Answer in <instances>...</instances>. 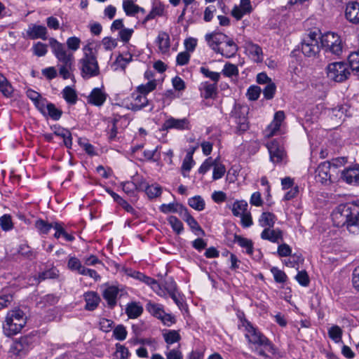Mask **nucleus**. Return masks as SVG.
Returning a JSON list of instances; mask_svg holds the SVG:
<instances>
[{"label": "nucleus", "mask_w": 359, "mask_h": 359, "mask_svg": "<svg viewBox=\"0 0 359 359\" xmlns=\"http://www.w3.org/2000/svg\"><path fill=\"white\" fill-rule=\"evenodd\" d=\"M332 219L336 226H346L353 234L359 233V207L355 205H340L332 212Z\"/></svg>", "instance_id": "obj_1"}, {"label": "nucleus", "mask_w": 359, "mask_h": 359, "mask_svg": "<svg viewBox=\"0 0 359 359\" xmlns=\"http://www.w3.org/2000/svg\"><path fill=\"white\" fill-rule=\"evenodd\" d=\"M48 42L53 53L57 60L60 76L64 79L71 78L74 62L73 53L69 52L65 45L55 38H50Z\"/></svg>", "instance_id": "obj_2"}, {"label": "nucleus", "mask_w": 359, "mask_h": 359, "mask_svg": "<svg viewBox=\"0 0 359 359\" xmlns=\"http://www.w3.org/2000/svg\"><path fill=\"white\" fill-rule=\"evenodd\" d=\"M27 323V317L23 311L19 309L7 312L3 322V332L6 337H12L19 333Z\"/></svg>", "instance_id": "obj_3"}, {"label": "nucleus", "mask_w": 359, "mask_h": 359, "mask_svg": "<svg viewBox=\"0 0 359 359\" xmlns=\"http://www.w3.org/2000/svg\"><path fill=\"white\" fill-rule=\"evenodd\" d=\"M83 55L79 61L81 74L84 79H89L100 74V68L97 57L93 53V47L88 44L83 48Z\"/></svg>", "instance_id": "obj_4"}, {"label": "nucleus", "mask_w": 359, "mask_h": 359, "mask_svg": "<svg viewBox=\"0 0 359 359\" xmlns=\"http://www.w3.org/2000/svg\"><path fill=\"white\" fill-rule=\"evenodd\" d=\"M239 328L245 332V337L250 344L264 346L269 351L273 353L274 348L269 340L262 334L258 330H257L252 325L247 321L242 320Z\"/></svg>", "instance_id": "obj_5"}, {"label": "nucleus", "mask_w": 359, "mask_h": 359, "mask_svg": "<svg viewBox=\"0 0 359 359\" xmlns=\"http://www.w3.org/2000/svg\"><path fill=\"white\" fill-rule=\"evenodd\" d=\"M320 39L321 47L325 49V52L331 53L337 56H339L342 53L341 40L337 34L327 32L320 37Z\"/></svg>", "instance_id": "obj_6"}, {"label": "nucleus", "mask_w": 359, "mask_h": 359, "mask_svg": "<svg viewBox=\"0 0 359 359\" xmlns=\"http://www.w3.org/2000/svg\"><path fill=\"white\" fill-rule=\"evenodd\" d=\"M350 74L351 72L348 65L342 62H332L327 67V76L336 82L345 81Z\"/></svg>", "instance_id": "obj_7"}, {"label": "nucleus", "mask_w": 359, "mask_h": 359, "mask_svg": "<svg viewBox=\"0 0 359 359\" xmlns=\"http://www.w3.org/2000/svg\"><path fill=\"white\" fill-rule=\"evenodd\" d=\"M320 34L310 32L302 43V52L306 57H313L319 53L321 45L319 43Z\"/></svg>", "instance_id": "obj_8"}, {"label": "nucleus", "mask_w": 359, "mask_h": 359, "mask_svg": "<svg viewBox=\"0 0 359 359\" xmlns=\"http://www.w3.org/2000/svg\"><path fill=\"white\" fill-rule=\"evenodd\" d=\"M270 161L273 163H281L286 161L287 154L284 147L277 140H272L266 144Z\"/></svg>", "instance_id": "obj_9"}, {"label": "nucleus", "mask_w": 359, "mask_h": 359, "mask_svg": "<svg viewBox=\"0 0 359 359\" xmlns=\"http://www.w3.org/2000/svg\"><path fill=\"white\" fill-rule=\"evenodd\" d=\"M146 308L152 316L160 319L165 325H170L175 323V318L171 314L166 313L161 304L149 302Z\"/></svg>", "instance_id": "obj_10"}, {"label": "nucleus", "mask_w": 359, "mask_h": 359, "mask_svg": "<svg viewBox=\"0 0 359 359\" xmlns=\"http://www.w3.org/2000/svg\"><path fill=\"white\" fill-rule=\"evenodd\" d=\"M35 342V337L32 335H25L16 339L12 346L13 352L19 355L26 353L32 348Z\"/></svg>", "instance_id": "obj_11"}, {"label": "nucleus", "mask_w": 359, "mask_h": 359, "mask_svg": "<svg viewBox=\"0 0 359 359\" xmlns=\"http://www.w3.org/2000/svg\"><path fill=\"white\" fill-rule=\"evenodd\" d=\"M245 114L246 110L242 108H235L231 112L230 118L236 125V128L238 133L245 132L249 128Z\"/></svg>", "instance_id": "obj_12"}, {"label": "nucleus", "mask_w": 359, "mask_h": 359, "mask_svg": "<svg viewBox=\"0 0 359 359\" xmlns=\"http://www.w3.org/2000/svg\"><path fill=\"white\" fill-rule=\"evenodd\" d=\"M125 293L123 288L111 285L107 287L103 290L102 296L108 306L110 308H114L116 305L117 299L121 298Z\"/></svg>", "instance_id": "obj_13"}, {"label": "nucleus", "mask_w": 359, "mask_h": 359, "mask_svg": "<svg viewBox=\"0 0 359 359\" xmlns=\"http://www.w3.org/2000/svg\"><path fill=\"white\" fill-rule=\"evenodd\" d=\"M149 104L147 95L140 93L137 90L131 94L130 103L128 108L133 111H139Z\"/></svg>", "instance_id": "obj_14"}, {"label": "nucleus", "mask_w": 359, "mask_h": 359, "mask_svg": "<svg viewBox=\"0 0 359 359\" xmlns=\"http://www.w3.org/2000/svg\"><path fill=\"white\" fill-rule=\"evenodd\" d=\"M285 116L283 111H277L273 117V121L268 126L264 131V135L267 137H271L276 134L280 130L282 122Z\"/></svg>", "instance_id": "obj_15"}, {"label": "nucleus", "mask_w": 359, "mask_h": 359, "mask_svg": "<svg viewBox=\"0 0 359 359\" xmlns=\"http://www.w3.org/2000/svg\"><path fill=\"white\" fill-rule=\"evenodd\" d=\"M26 34L27 36L31 39L46 40L48 38V29L43 25L31 24L29 25Z\"/></svg>", "instance_id": "obj_16"}, {"label": "nucleus", "mask_w": 359, "mask_h": 359, "mask_svg": "<svg viewBox=\"0 0 359 359\" xmlns=\"http://www.w3.org/2000/svg\"><path fill=\"white\" fill-rule=\"evenodd\" d=\"M189 121L187 118H175L173 117H170L167 120L165 121L162 127L163 130H170V129H177V130H185L189 129Z\"/></svg>", "instance_id": "obj_17"}, {"label": "nucleus", "mask_w": 359, "mask_h": 359, "mask_svg": "<svg viewBox=\"0 0 359 359\" xmlns=\"http://www.w3.org/2000/svg\"><path fill=\"white\" fill-rule=\"evenodd\" d=\"M227 36L219 32H212L207 34L205 36V41L208 46L217 52L220 48L219 45L223 43L226 39Z\"/></svg>", "instance_id": "obj_18"}, {"label": "nucleus", "mask_w": 359, "mask_h": 359, "mask_svg": "<svg viewBox=\"0 0 359 359\" xmlns=\"http://www.w3.org/2000/svg\"><path fill=\"white\" fill-rule=\"evenodd\" d=\"M341 178L349 184L359 185V165L344 170L341 172Z\"/></svg>", "instance_id": "obj_19"}, {"label": "nucleus", "mask_w": 359, "mask_h": 359, "mask_svg": "<svg viewBox=\"0 0 359 359\" xmlns=\"http://www.w3.org/2000/svg\"><path fill=\"white\" fill-rule=\"evenodd\" d=\"M126 271L127 272L128 276L146 283L147 285H149L154 291H157L160 288L158 283L155 279L144 275L140 271Z\"/></svg>", "instance_id": "obj_20"}, {"label": "nucleus", "mask_w": 359, "mask_h": 359, "mask_svg": "<svg viewBox=\"0 0 359 359\" xmlns=\"http://www.w3.org/2000/svg\"><path fill=\"white\" fill-rule=\"evenodd\" d=\"M331 163L328 161L321 163L316 170V180L322 184H326L331 181Z\"/></svg>", "instance_id": "obj_21"}, {"label": "nucleus", "mask_w": 359, "mask_h": 359, "mask_svg": "<svg viewBox=\"0 0 359 359\" xmlns=\"http://www.w3.org/2000/svg\"><path fill=\"white\" fill-rule=\"evenodd\" d=\"M252 6L250 0H241L239 5H236L231 11V15L236 20H241L244 15L250 13Z\"/></svg>", "instance_id": "obj_22"}, {"label": "nucleus", "mask_w": 359, "mask_h": 359, "mask_svg": "<svg viewBox=\"0 0 359 359\" xmlns=\"http://www.w3.org/2000/svg\"><path fill=\"white\" fill-rule=\"evenodd\" d=\"M345 16L353 24H359V4L350 2L346 5Z\"/></svg>", "instance_id": "obj_23"}, {"label": "nucleus", "mask_w": 359, "mask_h": 359, "mask_svg": "<svg viewBox=\"0 0 359 359\" xmlns=\"http://www.w3.org/2000/svg\"><path fill=\"white\" fill-rule=\"evenodd\" d=\"M223 43H224L223 46L220 47L216 53H220L226 57L234 56L238 50V46L234 41L227 36Z\"/></svg>", "instance_id": "obj_24"}, {"label": "nucleus", "mask_w": 359, "mask_h": 359, "mask_svg": "<svg viewBox=\"0 0 359 359\" xmlns=\"http://www.w3.org/2000/svg\"><path fill=\"white\" fill-rule=\"evenodd\" d=\"M182 217L196 236H205V231L200 226L198 222L189 213L187 210H184Z\"/></svg>", "instance_id": "obj_25"}, {"label": "nucleus", "mask_w": 359, "mask_h": 359, "mask_svg": "<svg viewBox=\"0 0 359 359\" xmlns=\"http://www.w3.org/2000/svg\"><path fill=\"white\" fill-rule=\"evenodd\" d=\"M245 48V51L253 61L260 62L262 60V50L259 46L252 42H248Z\"/></svg>", "instance_id": "obj_26"}, {"label": "nucleus", "mask_w": 359, "mask_h": 359, "mask_svg": "<svg viewBox=\"0 0 359 359\" xmlns=\"http://www.w3.org/2000/svg\"><path fill=\"white\" fill-rule=\"evenodd\" d=\"M133 60V55L130 53L119 55L116 60L111 65V67L114 71L125 70L127 65Z\"/></svg>", "instance_id": "obj_27"}, {"label": "nucleus", "mask_w": 359, "mask_h": 359, "mask_svg": "<svg viewBox=\"0 0 359 359\" xmlns=\"http://www.w3.org/2000/svg\"><path fill=\"white\" fill-rule=\"evenodd\" d=\"M261 238L272 243H278L279 240L282 239V231L279 229L265 228L261 233Z\"/></svg>", "instance_id": "obj_28"}, {"label": "nucleus", "mask_w": 359, "mask_h": 359, "mask_svg": "<svg viewBox=\"0 0 359 359\" xmlns=\"http://www.w3.org/2000/svg\"><path fill=\"white\" fill-rule=\"evenodd\" d=\"M143 312V307L139 302H132L126 305V313L129 318H137Z\"/></svg>", "instance_id": "obj_29"}, {"label": "nucleus", "mask_w": 359, "mask_h": 359, "mask_svg": "<svg viewBox=\"0 0 359 359\" xmlns=\"http://www.w3.org/2000/svg\"><path fill=\"white\" fill-rule=\"evenodd\" d=\"M106 100L105 93L100 88H94L88 96V102L97 106H101Z\"/></svg>", "instance_id": "obj_30"}, {"label": "nucleus", "mask_w": 359, "mask_h": 359, "mask_svg": "<svg viewBox=\"0 0 359 359\" xmlns=\"http://www.w3.org/2000/svg\"><path fill=\"white\" fill-rule=\"evenodd\" d=\"M84 299L86 302L85 308L88 311L95 310L97 307L100 300L97 294L94 292L85 293Z\"/></svg>", "instance_id": "obj_31"}, {"label": "nucleus", "mask_w": 359, "mask_h": 359, "mask_svg": "<svg viewBox=\"0 0 359 359\" xmlns=\"http://www.w3.org/2000/svg\"><path fill=\"white\" fill-rule=\"evenodd\" d=\"M156 43L158 46V49L162 53H166L169 51L170 48V36L165 32H159L156 39Z\"/></svg>", "instance_id": "obj_32"}, {"label": "nucleus", "mask_w": 359, "mask_h": 359, "mask_svg": "<svg viewBox=\"0 0 359 359\" xmlns=\"http://www.w3.org/2000/svg\"><path fill=\"white\" fill-rule=\"evenodd\" d=\"M163 337L167 344V349H169L170 345L179 342L181 340L179 331L175 330H165L163 333Z\"/></svg>", "instance_id": "obj_33"}, {"label": "nucleus", "mask_w": 359, "mask_h": 359, "mask_svg": "<svg viewBox=\"0 0 359 359\" xmlns=\"http://www.w3.org/2000/svg\"><path fill=\"white\" fill-rule=\"evenodd\" d=\"M164 13V6L161 3L154 4L152 8L149 13L144 18L142 23L145 24L147 22L155 18L156 16H161Z\"/></svg>", "instance_id": "obj_34"}, {"label": "nucleus", "mask_w": 359, "mask_h": 359, "mask_svg": "<svg viewBox=\"0 0 359 359\" xmlns=\"http://www.w3.org/2000/svg\"><path fill=\"white\" fill-rule=\"evenodd\" d=\"M234 242L237 243L242 248L245 250L246 253L252 255L253 252V243L250 239L241 236L235 235Z\"/></svg>", "instance_id": "obj_35"}, {"label": "nucleus", "mask_w": 359, "mask_h": 359, "mask_svg": "<svg viewBox=\"0 0 359 359\" xmlns=\"http://www.w3.org/2000/svg\"><path fill=\"white\" fill-rule=\"evenodd\" d=\"M348 60V67L351 69L352 72L359 79V52L355 51L350 53Z\"/></svg>", "instance_id": "obj_36"}, {"label": "nucleus", "mask_w": 359, "mask_h": 359, "mask_svg": "<svg viewBox=\"0 0 359 359\" xmlns=\"http://www.w3.org/2000/svg\"><path fill=\"white\" fill-rule=\"evenodd\" d=\"M276 216L269 212H263L259 219V223L262 227H273L276 222Z\"/></svg>", "instance_id": "obj_37"}, {"label": "nucleus", "mask_w": 359, "mask_h": 359, "mask_svg": "<svg viewBox=\"0 0 359 359\" xmlns=\"http://www.w3.org/2000/svg\"><path fill=\"white\" fill-rule=\"evenodd\" d=\"M193 154H194V151H189L183 160L181 169H182V174L184 177H187V175L186 172H189L195 163L193 159Z\"/></svg>", "instance_id": "obj_38"}, {"label": "nucleus", "mask_w": 359, "mask_h": 359, "mask_svg": "<svg viewBox=\"0 0 359 359\" xmlns=\"http://www.w3.org/2000/svg\"><path fill=\"white\" fill-rule=\"evenodd\" d=\"M184 207L178 203H171L169 204H163L160 206V210L163 213H170V212H180L182 215L184 212Z\"/></svg>", "instance_id": "obj_39"}, {"label": "nucleus", "mask_w": 359, "mask_h": 359, "mask_svg": "<svg viewBox=\"0 0 359 359\" xmlns=\"http://www.w3.org/2000/svg\"><path fill=\"white\" fill-rule=\"evenodd\" d=\"M53 229L55 230V233L54 234L55 238H59L60 236H62L67 241H72L74 240V236L69 234L62 227L61 224L54 222Z\"/></svg>", "instance_id": "obj_40"}, {"label": "nucleus", "mask_w": 359, "mask_h": 359, "mask_svg": "<svg viewBox=\"0 0 359 359\" xmlns=\"http://www.w3.org/2000/svg\"><path fill=\"white\" fill-rule=\"evenodd\" d=\"M0 91L6 97L12 95L13 88L6 78L0 73Z\"/></svg>", "instance_id": "obj_41"}, {"label": "nucleus", "mask_w": 359, "mask_h": 359, "mask_svg": "<svg viewBox=\"0 0 359 359\" xmlns=\"http://www.w3.org/2000/svg\"><path fill=\"white\" fill-rule=\"evenodd\" d=\"M248 203L245 201H237L233 203L232 213L236 217H240L247 212Z\"/></svg>", "instance_id": "obj_42"}, {"label": "nucleus", "mask_w": 359, "mask_h": 359, "mask_svg": "<svg viewBox=\"0 0 359 359\" xmlns=\"http://www.w3.org/2000/svg\"><path fill=\"white\" fill-rule=\"evenodd\" d=\"M123 9L126 15L134 16L137 13L138 6L132 0H123Z\"/></svg>", "instance_id": "obj_43"}, {"label": "nucleus", "mask_w": 359, "mask_h": 359, "mask_svg": "<svg viewBox=\"0 0 359 359\" xmlns=\"http://www.w3.org/2000/svg\"><path fill=\"white\" fill-rule=\"evenodd\" d=\"M303 259L300 256L290 255L284 259L285 264L288 268H294L298 269L301 267Z\"/></svg>", "instance_id": "obj_44"}, {"label": "nucleus", "mask_w": 359, "mask_h": 359, "mask_svg": "<svg viewBox=\"0 0 359 359\" xmlns=\"http://www.w3.org/2000/svg\"><path fill=\"white\" fill-rule=\"evenodd\" d=\"M62 95L66 102L70 104H74L76 102L77 95L72 88L69 86L65 87L62 90Z\"/></svg>", "instance_id": "obj_45"}, {"label": "nucleus", "mask_w": 359, "mask_h": 359, "mask_svg": "<svg viewBox=\"0 0 359 359\" xmlns=\"http://www.w3.org/2000/svg\"><path fill=\"white\" fill-rule=\"evenodd\" d=\"M34 226L40 233L47 234L51 229H53L54 223H48L43 219H37Z\"/></svg>", "instance_id": "obj_46"}, {"label": "nucleus", "mask_w": 359, "mask_h": 359, "mask_svg": "<svg viewBox=\"0 0 359 359\" xmlns=\"http://www.w3.org/2000/svg\"><path fill=\"white\" fill-rule=\"evenodd\" d=\"M212 167V179L214 180H217L222 178L226 172L225 166L223 164L219 163L218 158H216L215 159V163Z\"/></svg>", "instance_id": "obj_47"}, {"label": "nucleus", "mask_w": 359, "mask_h": 359, "mask_svg": "<svg viewBox=\"0 0 359 359\" xmlns=\"http://www.w3.org/2000/svg\"><path fill=\"white\" fill-rule=\"evenodd\" d=\"M217 83H210L208 82H204L201 83V89L204 91V97L208 99L213 97L217 92Z\"/></svg>", "instance_id": "obj_48"}, {"label": "nucleus", "mask_w": 359, "mask_h": 359, "mask_svg": "<svg viewBox=\"0 0 359 359\" xmlns=\"http://www.w3.org/2000/svg\"><path fill=\"white\" fill-rule=\"evenodd\" d=\"M168 221L176 233L180 234L183 231L184 226L182 222L175 216H170L168 218Z\"/></svg>", "instance_id": "obj_49"}, {"label": "nucleus", "mask_w": 359, "mask_h": 359, "mask_svg": "<svg viewBox=\"0 0 359 359\" xmlns=\"http://www.w3.org/2000/svg\"><path fill=\"white\" fill-rule=\"evenodd\" d=\"M188 203L192 208L198 211H201L205 208V201L200 196L189 198Z\"/></svg>", "instance_id": "obj_50"}, {"label": "nucleus", "mask_w": 359, "mask_h": 359, "mask_svg": "<svg viewBox=\"0 0 359 359\" xmlns=\"http://www.w3.org/2000/svg\"><path fill=\"white\" fill-rule=\"evenodd\" d=\"M47 107L46 115L49 116L52 119L55 121L60 118L62 112L60 109H57L55 104L49 103Z\"/></svg>", "instance_id": "obj_51"}, {"label": "nucleus", "mask_w": 359, "mask_h": 359, "mask_svg": "<svg viewBox=\"0 0 359 359\" xmlns=\"http://www.w3.org/2000/svg\"><path fill=\"white\" fill-rule=\"evenodd\" d=\"M329 337L335 342L341 340L342 330L337 325H334L328 330Z\"/></svg>", "instance_id": "obj_52"}, {"label": "nucleus", "mask_w": 359, "mask_h": 359, "mask_svg": "<svg viewBox=\"0 0 359 359\" xmlns=\"http://www.w3.org/2000/svg\"><path fill=\"white\" fill-rule=\"evenodd\" d=\"M276 90V84L273 81L269 82L262 90L264 97L266 100H271L274 96Z\"/></svg>", "instance_id": "obj_53"}, {"label": "nucleus", "mask_w": 359, "mask_h": 359, "mask_svg": "<svg viewBox=\"0 0 359 359\" xmlns=\"http://www.w3.org/2000/svg\"><path fill=\"white\" fill-rule=\"evenodd\" d=\"M156 87V80L148 81L146 84H142L137 88V90L140 93L147 95L149 93L153 91Z\"/></svg>", "instance_id": "obj_54"}, {"label": "nucleus", "mask_w": 359, "mask_h": 359, "mask_svg": "<svg viewBox=\"0 0 359 359\" xmlns=\"http://www.w3.org/2000/svg\"><path fill=\"white\" fill-rule=\"evenodd\" d=\"M0 226L1 229L5 231L11 230L13 227V224L11 215H4L1 216L0 217Z\"/></svg>", "instance_id": "obj_55"}, {"label": "nucleus", "mask_w": 359, "mask_h": 359, "mask_svg": "<svg viewBox=\"0 0 359 359\" xmlns=\"http://www.w3.org/2000/svg\"><path fill=\"white\" fill-rule=\"evenodd\" d=\"M222 74L227 77L237 76L238 74V69L236 65L231 63H226L222 69Z\"/></svg>", "instance_id": "obj_56"}, {"label": "nucleus", "mask_w": 359, "mask_h": 359, "mask_svg": "<svg viewBox=\"0 0 359 359\" xmlns=\"http://www.w3.org/2000/svg\"><path fill=\"white\" fill-rule=\"evenodd\" d=\"M297 281L304 287L309 286L310 283V278L306 273V271H299L298 273L295 276Z\"/></svg>", "instance_id": "obj_57"}, {"label": "nucleus", "mask_w": 359, "mask_h": 359, "mask_svg": "<svg viewBox=\"0 0 359 359\" xmlns=\"http://www.w3.org/2000/svg\"><path fill=\"white\" fill-rule=\"evenodd\" d=\"M55 276V274L52 272V271H43L39 273V277L36 278V276H34L33 279L30 280V284L34 285L39 283L41 280H45L46 278H51Z\"/></svg>", "instance_id": "obj_58"}, {"label": "nucleus", "mask_w": 359, "mask_h": 359, "mask_svg": "<svg viewBox=\"0 0 359 359\" xmlns=\"http://www.w3.org/2000/svg\"><path fill=\"white\" fill-rule=\"evenodd\" d=\"M81 39L76 36H72L67 39V46L69 50L75 52L80 48Z\"/></svg>", "instance_id": "obj_59"}, {"label": "nucleus", "mask_w": 359, "mask_h": 359, "mask_svg": "<svg viewBox=\"0 0 359 359\" xmlns=\"http://www.w3.org/2000/svg\"><path fill=\"white\" fill-rule=\"evenodd\" d=\"M262 89L259 86H252L248 88L246 95L250 100L255 101L259 98Z\"/></svg>", "instance_id": "obj_60"}, {"label": "nucleus", "mask_w": 359, "mask_h": 359, "mask_svg": "<svg viewBox=\"0 0 359 359\" xmlns=\"http://www.w3.org/2000/svg\"><path fill=\"white\" fill-rule=\"evenodd\" d=\"M200 72L203 74L205 77L209 78L215 83H217L220 78V74L215 72H212L205 67L200 68Z\"/></svg>", "instance_id": "obj_61"}, {"label": "nucleus", "mask_w": 359, "mask_h": 359, "mask_svg": "<svg viewBox=\"0 0 359 359\" xmlns=\"http://www.w3.org/2000/svg\"><path fill=\"white\" fill-rule=\"evenodd\" d=\"M130 353L128 349L123 345L117 344L115 358L116 359H128Z\"/></svg>", "instance_id": "obj_62"}, {"label": "nucleus", "mask_w": 359, "mask_h": 359, "mask_svg": "<svg viewBox=\"0 0 359 359\" xmlns=\"http://www.w3.org/2000/svg\"><path fill=\"white\" fill-rule=\"evenodd\" d=\"M33 51L38 57L44 56L48 51L47 45L41 42H37L33 46Z\"/></svg>", "instance_id": "obj_63"}, {"label": "nucleus", "mask_w": 359, "mask_h": 359, "mask_svg": "<svg viewBox=\"0 0 359 359\" xmlns=\"http://www.w3.org/2000/svg\"><path fill=\"white\" fill-rule=\"evenodd\" d=\"M117 41L111 37H104L102 40V45L106 50H112L117 46Z\"/></svg>", "instance_id": "obj_64"}]
</instances>
